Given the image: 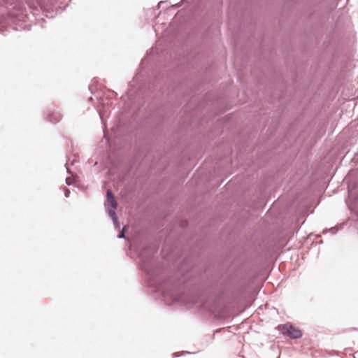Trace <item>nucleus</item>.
<instances>
[{"label":"nucleus","mask_w":358,"mask_h":358,"mask_svg":"<svg viewBox=\"0 0 358 358\" xmlns=\"http://www.w3.org/2000/svg\"><path fill=\"white\" fill-rule=\"evenodd\" d=\"M185 354H191V352H189L188 351H184L182 355H185Z\"/></svg>","instance_id":"nucleus-21"},{"label":"nucleus","mask_w":358,"mask_h":358,"mask_svg":"<svg viewBox=\"0 0 358 358\" xmlns=\"http://www.w3.org/2000/svg\"><path fill=\"white\" fill-rule=\"evenodd\" d=\"M127 231V227L124 226L122 227V231L117 236V238L119 239H127L126 236L124 235V233Z\"/></svg>","instance_id":"nucleus-11"},{"label":"nucleus","mask_w":358,"mask_h":358,"mask_svg":"<svg viewBox=\"0 0 358 358\" xmlns=\"http://www.w3.org/2000/svg\"><path fill=\"white\" fill-rule=\"evenodd\" d=\"M184 1V0H182L180 2L178 3H176V4L174 5V6H175L176 8H179V7H180V6H182V1Z\"/></svg>","instance_id":"nucleus-18"},{"label":"nucleus","mask_w":358,"mask_h":358,"mask_svg":"<svg viewBox=\"0 0 358 358\" xmlns=\"http://www.w3.org/2000/svg\"><path fill=\"white\" fill-rule=\"evenodd\" d=\"M164 3H166L168 5V1H160L158 3H157V8L159 9L161 6L162 4H164Z\"/></svg>","instance_id":"nucleus-16"},{"label":"nucleus","mask_w":358,"mask_h":358,"mask_svg":"<svg viewBox=\"0 0 358 358\" xmlns=\"http://www.w3.org/2000/svg\"><path fill=\"white\" fill-rule=\"evenodd\" d=\"M147 94V90L144 86H140L138 89V91L136 90L133 87V85H131V88L128 90L127 93V99L129 101L134 104L136 103V99L140 98V96L143 94Z\"/></svg>","instance_id":"nucleus-3"},{"label":"nucleus","mask_w":358,"mask_h":358,"mask_svg":"<svg viewBox=\"0 0 358 358\" xmlns=\"http://www.w3.org/2000/svg\"><path fill=\"white\" fill-rule=\"evenodd\" d=\"M98 113H99V115L100 119L101 120V121H103V117H102L101 113L100 111H98Z\"/></svg>","instance_id":"nucleus-20"},{"label":"nucleus","mask_w":358,"mask_h":358,"mask_svg":"<svg viewBox=\"0 0 358 358\" xmlns=\"http://www.w3.org/2000/svg\"><path fill=\"white\" fill-rule=\"evenodd\" d=\"M108 203H109L113 208H116L117 206V202L111 189H108L106 191V201H105L104 205L107 206Z\"/></svg>","instance_id":"nucleus-6"},{"label":"nucleus","mask_w":358,"mask_h":358,"mask_svg":"<svg viewBox=\"0 0 358 358\" xmlns=\"http://www.w3.org/2000/svg\"><path fill=\"white\" fill-rule=\"evenodd\" d=\"M41 8L43 10V13L48 18H53L57 13V10L49 8L48 6L42 5Z\"/></svg>","instance_id":"nucleus-7"},{"label":"nucleus","mask_w":358,"mask_h":358,"mask_svg":"<svg viewBox=\"0 0 358 358\" xmlns=\"http://www.w3.org/2000/svg\"><path fill=\"white\" fill-rule=\"evenodd\" d=\"M113 222V225H114L115 228L117 229H120V222L118 220V217L117 218V222Z\"/></svg>","instance_id":"nucleus-13"},{"label":"nucleus","mask_w":358,"mask_h":358,"mask_svg":"<svg viewBox=\"0 0 358 358\" xmlns=\"http://www.w3.org/2000/svg\"><path fill=\"white\" fill-rule=\"evenodd\" d=\"M64 196L66 198H69L70 196V193H71L69 189L64 187Z\"/></svg>","instance_id":"nucleus-12"},{"label":"nucleus","mask_w":358,"mask_h":358,"mask_svg":"<svg viewBox=\"0 0 358 358\" xmlns=\"http://www.w3.org/2000/svg\"><path fill=\"white\" fill-rule=\"evenodd\" d=\"M138 79H139V78H138V75H136V76L134 78L133 82H134V83L138 82Z\"/></svg>","instance_id":"nucleus-19"},{"label":"nucleus","mask_w":358,"mask_h":358,"mask_svg":"<svg viewBox=\"0 0 358 358\" xmlns=\"http://www.w3.org/2000/svg\"><path fill=\"white\" fill-rule=\"evenodd\" d=\"M282 334L287 336L291 339H299L303 334L299 328L295 327L292 323L287 322L280 326Z\"/></svg>","instance_id":"nucleus-2"},{"label":"nucleus","mask_w":358,"mask_h":358,"mask_svg":"<svg viewBox=\"0 0 358 358\" xmlns=\"http://www.w3.org/2000/svg\"><path fill=\"white\" fill-rule=\"evenodd\" d=\"M66 184L69 186L71 185L72 182L69 178H66Z\"/></svg>","instance_id":"nucleus-17"},{"label":"nucleus","mask_w":358,"mask_h":358,"mask_svg":"<svg viewBox=\"0 0 358 358\" xmlns=\"http://www.w3.org/2000/svg\"><path fill=\"white\" fill-rule=\"evenodd\" d=\"M157 88V87L154 84H152V85H149V86H148V90H150V91L155 90Z\"/></svg>","instance_id":"nucleus-15"},{"label":"nucleus","mask_w":358,"mask_h":358,"mask_svg":"<svg viewBox=\"0 0 358 358\" xmlns=\"http://www.w3.org/2000/svg\"><path fill=\"white\" fill-rule=\"evenodd\" d=\"M62 115L59 108L52 107L48 109L46 119L48 122L56 124L62 120Z\"/></svg>","instance_id":"nucleus-4"},{"label":"nucleus","mask_w":358,"mask_h":358,"mask_svg":"<svg viewBox=\"0 0 358 358\" xmlns=\"http://www.w3.org/2000/svg\"><path fill=\"white\" fill-rule=\"evenodd\" d=\"M76 162V159H71L70 158H69L65 164V167H66V172L67 173L69 174H72V172L71 171V169H70V166H73L74 164V163Z\"/></svg>","instance_id":"nucleus-8"},{"label":"nucleus","mask_w":358,"mask_h":358,"mask_svg":"<svg viewBox=\"0 0 358 358\" xmlns=\"http://www.w3.org/2000/svg\"><path fill=\"white\" fill-rule=\"evenodd\" d=\"M44 22H45V20L43 18H41V20H38L36 24H39L41 28H43L44 27V24H43Z\"/></svg>","instance_id":"nucleus-14"},{"label":"nucleus","mask_w":358,"mask_h":358,"mask_svg":"<svg viewBox=\"0 0 358 358\" xmlns=\"http://www.w3.org/2000/svg\"><path fill=\"white\" fill-rule=\"evenodd\" d=\"M158 55V48L157 46L152 47L147 56L142 59L140 64L141 68H143V66L147 63L154 62L155 60V55Z\"/></svg>","instance_id":"nucleus-5"},{"label":"nucleus","mask_w":358,"mask_h":358,"mask_svg":"<svg viewBox=\"0 0 358 358\" xmlns=\"http://www.w3.org/2000/svg\"><path fill=\"white\" fill-rule=\"evenodd\" d=\"M338 230V229L337 227H331L330 229H324L322 231V234H327V233H331L332 234H336Z\"/></svg>","instance_id":"nucleus-10"},{"label":"nucleus","mask_w":358,"mask_h":358,"mask_svg":"<svg viewBox=\"0 0 358 358\" xmlns=\"http://www.w3.org/2000/svg\"><path fill=\"white\" fill-rule=\"evenodd\" d=\"M130 250H136L140 259L139 266L143 273L146 285L162 297L166 305L175 303L182 304H199L208 308L200 291L193 287L189 289V282L187 277L182 276L175 281L173 278H165L162 275V269L159 266L156 259L158 248L154 244H149L142 250H137L133 245Z\"/></svg>","instance_id":"nucleus-1"},{"label":"nucleus","mask_w":358,"mask_h":358,"mask_svg":"<svg viewBox=\"0 0 358 358\" xmlns=\"http://www.w3.org/2000/svg\"><path fill=\"white\" fill-rule=\"evenodd\" d=\"M115 209V208H110V209L108 210V215L112 219L113 222H117V218Z\"/></svg>","instance_id":"nucleus-9"}]
</instances>
